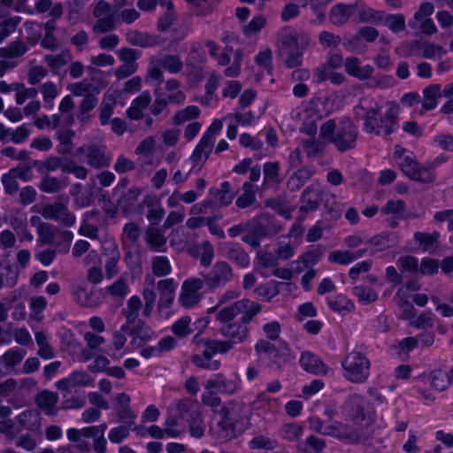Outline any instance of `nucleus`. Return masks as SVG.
I'll use <instances>...</instances> for the list:
<instances>
[{
    "instance_id": "obj_24",
    "label": "nucleus",
    "mask_w": 453,
    "mask_h": 453,
    "mask_svg": "<svg viewBox=\"0 0 453 453\" xmlns=\"http://www.w3.org/2000/svg\"><path fill=\"white\" fill-rule=\"evenodd\" d=\"M119 55L121 60L126 63L119 68L116 72V75L119 78H123L135 71L134 61L137 58V54L135 50L132 49H122L119 51Z\"/></svg>"
},
{
    "instance_id": "obj_25",
    "label": "nucleus",
    "mask_w": 453,
    "mask_h": 453,
    "mask_svg": "<svg viewBox=\"0 0 453 453\" xmlns=\"http://www.w3.org/2000/svg\"><path fill=\"white\" fill-rule=\"evenodd\" d=\"M407 54H418L420 58H435L446 54V50L439 44L420 41V48L416 47Z\"/></svg>"
},
{
    "instance_id": "obj_44",
    "label": "nucleus",
    "mask_w": 453,
    "mask_h": 453,
    "mask_svg": "<svg viewBox=\"0 0 453 453\" xmlns=\"http://www.w3.org/2000/svg\"><path fill=\"white\" fill-rule=\"evenodd\" d=\"M131 333L133 334L132 342L136 346H140L156 337L154 331L150 328L141 327L136 330L131 328Z\"/></svg>"
},
{
    "instance_id": "obj_30",
    "label": "nucleus",
    "mask_w": 453,
    "mask_h": 453,
    "mask_svg": "<svg viewBox=\"0 0 453 453\" xmlns=\"http://www.w3.org/2000/svg\"><path fill=\"white\" fill-rule=\"evenodd\" d=\"M328 306L334 311L345 314L353 310V303L343 295H336L327 297Z\"/></svg>"
},
{
    "instance_id": "obj_50",
    "label": "nucleus",
    "mask_w": 453,
    "mask_h": 453,
    "mask_svg": "<svg viewBox=\"0 0 453 453\" xmlns=\"http://www.w3.org/2000/svg\"><path fill=\"white\" fill-rule=\"evenodd\" d=\"M439 238V233L434 232L432 234L417 233L415 240L419 243L424 250H428L434 247V243Z\"/></svg>"
},
{
    "instance_id": "obj_12",
    "label": "nucleus",
    "mask_w": 453,
    "mask_h": 453,
    "mask_svg": "<svg viewBox=\"0 0 453 453\" xmlns=\"http://www.w3.org/2000/svg\"><path fill=\"white\" fill-rule=\"evenodd\" d=\"M256 349L262 359L267 358L278 366L286 364L292 357L290 349L284 342H279L275 347L269 341L262 340L256 344Z\"/></svg>"
},
{
    "instance_id": "obj_59",
    "label": "nucleus",
    "mask_w": 453,
    "mask_h": 453,
    "mask_svg": "<svg viewBox=\"0 0 453 453\" xmlns=\"http://www.w3.org/2000/svg\"><path fill=\"white\" fill-rule=\"evenodd\" d=\"M243 188L244 193L236 201V204L241 208L250 205L255 200L253 187L249 183H244Z\"/></svg>"
},
{
    "instance_id": "obj_7",
    "label": "nucleus",
    "mask_w": 453,
    "mask_h": 453,
    "mask_svg": "<svg viewBox=\"0 0 453 453\" xmlns=\"http://www.w3.org/2000/svg\"><path fill=\"white\" fill-rule=\"evenodd\" d=\"M343 375L352 382H363L370 375V361L359 351H351L342 361Z\"/></svg>"
},
{
    "instance_id": "obj_62",
    "label": "nucleus",
    "mask_w": 453,
    "mask_h": 453,
    "mask_svg": "<svg viewBox=\"0 0 453 453\" xmlns=\"http://www.w3.org/2000/svg\"><path fill=\"white\" fill-rule=\"evenodd\" d=\"M71 57L68 52L64 53L63 55H48L46 57V63L48 65L55 71H58L62 65L66 64L68 60H70Z\"/></svg>"
},
{
    "instance_id": "obj_28",
    "label": "nucleus",
    "mask_w": 453,
    "mask_h": 453,
    "mask_svg": "<svg viewBox=\"0 0 453 453\" xmlns=\"http://www.w3.org/2000/svg\"><path fill=\"white\" fill-rule=\"evenodd\" d=\"M27 51L24 43L18 42L10 45L8 48L0 49V56L5 58V60L0 62V76H3L6 66L8 65V58H14L22 56Z\"/></svg>"
},
{
    "instance_id": "obj_61",
    "label": "nucleus",
    "mask_w": 453,
    "mask_h": 453,
    "mask_svg": "<svg viewBox=\"0 0 453 453\" xmlns=\"http://www.w3.org/2000/svg\"><path fill=\"white\" fill-rule=\"evenodd\" d=\"M434 5L430 3L421 4L414 15V20L412 24L418 23L420 21L426 20V19H431L430 16L434 12Z\"/></svg>"
},
{
    "instance_id": "obj_27",
    "label": "nucleus",
    "mask_w": 453,
    "mask_h": 453,
    "mask_svg": "<svg viewBox=\"0 0 453 453\" xmlns=\"http://www.w3.org/2000/svg\"><path fill=\"white\" fill-rule=\"evenodd\" d=\"M442 96L439 84H433L424 88L422 107L426 111H431L438 105V99Z\"/></svg>"
},
{
    "instance_id": "obj_32",
    "label": "nucleus",
    "mask_w": 453,
    "mask_h": 453,
    "mask_svg": "<svg viewBox=\"0 0 453 453\" xmlns=\"http://www.w3.org/2000/svg\"><path fill=\"white\" fill-rule=\"evenodd\" d=\"M150 102L149 93H142L139 97L132 102L131 106L127 110V115L130 119H138L142 115V111Z\"/></svg>"
},
{
    "instance_id": "obj_23",
    "label": "nucleus",
    "mask_w": 453,
    "mask_h": 453,
    "mask_svg": "<svg viewBox=\"0 0 453 453\" xmlns=\"http://www.w3.org/2000/svg\"><path fill=\"white\" fill-rule=\"evenodd\" d=\"M178 283L173 279H166L158 281L157 288L160 292L158 308L162 311L164 306H168L174 299V293Z\"/></svg>"
},
{
    "instance_id": "obj_52",
    "label": "nucleus",
    "mask_w": 453,
    "mask_h": 453,
    "mask_svg": "<svg viewBox=\"0 0 453 453\" xmlns=\"http://www.w3.org/2000/svg\"><path fill=\"white\" fill-rule=\"evenodd\" d=\"M257 292L262 299L269 301L280 293V284L279 282H270L266 286L257 288Z\"/></svg>"
},
{
    "instance_id": "obj_38",
    "label": "nucleus",
    "mask_w": 453,
    "mask_h": 453,
    "mask_svg": "<svg viewBox=\"0 0 453 453\" xmlns=\"http://www.w3.org/2000/svg\"><path fill=\"white\" fill-rule=\"evenodd\" d=\"M418 346V341L415 337H407L402 340L396 346L394 347L395 354L402 359L406 358L411 351Z\"/></svg>"
},
{
    "instance_id": "obj_15",
    "label": "nucleus",
    "mask_w": 453,
    "mask_h": 453,
    "mask_svg": "<svg viewBox=\"0 0 453 453\" xmlns=\"http://www.w3.org/2000/svg\"><path fill=\"white\" fill-rule=\"evenodd\" d=\"M453 382V365L449 368H436L426 376V383L436 390L442 391Z\"/></svg>"
},
{
    "instance_id": "obj_10",
    "label": "nucleus",
    "mask_w": 453,
    "mask_h": 453,
    "mask_svg": "<svg viewBox=\"0 0 453 453\" xmlns=\"http://www.w3.org/2000/svg\"><path fill=\"white\" fill-rule=\"evenodd\" d=\"M223 122L220 119H215L208 127L200 142L193 151L190 160L195 165H203L211 151V145L215 136L221 131Z\"/></svg>"
},
{
    "instance_id": "obj_4",
    "label": "nucleus",
    "mask_w": 453,
    "mask_h": 453,
    "mask_svg": "<svg viewBox=\"0 0 453 453\" xmlns=\"http://www.w3.org/2000/svg\"><path fill=\"white\" fill-rule=\"evenodd\" d=\"M356 127L349 119L328 120L320 128L319 138L333 142L340 150L351 148L356 140Z\"/></svg>"
},
{
    "instance_id": "obj_17",
    "label": "nucleus",
    "mask_w": 453,
    "mask_h": 453,
    "mask_svg": "<svg viewBox=\"0 0 453 453\" xmlns=\"http://www.w3.org/2000/svg\"><path fill=\"white\" fill-rule=\"evenodd\" d=\"M258 265L260 266V274L263 277H268L271 274H274L279 278L288 280L293 275V272L288 268L274 269L276 260L271 254H260L258 257Z\"/></svg>"
},
{
    "instance_id": "obj_45",
    "label": "nucleus",
    "mask_w": 453,
    "mask_h": 453,
    "mask_svg": "<svg viewBox=\"0 0 453 453\" xmlns=\"http://www.w3.org/2000/svg\"><path fill=\"white\" fill-rule=\"evenodd\" d=\"M147 244L156 250H161L165 244V237L157 230L150 229L145 235Z\"/></svg>"
},
{
    "instance_id": "obj_56",
    "label": "nucleus",
    "mask_w": 453,
    "mask_h": 453,
    "mask_svg": "<svg viewBox=\"0 0 453 453\" xmlns=\"http://www.w3.org/2000/svg\"><path fill=\"white\" fill-rule=\"evenodd\" d=\"M199 115V109L196 106H188L184 110L179 111L174 117L176 124L184 123L189 119H195Z\"/></svg>"
},
{
    "instance_id": "obj_36",
    "label": "nucleus",
    "mask_w": 453,
    "mask_h": 453,
    "mask_svg": "<svg viewBox=\"0 0 453 453\" xmlns=\"http://www.w3.org/2000/svg\"><path fill=\"white\" fill-rule=\"evenodd\" d=\"M354 7L352 5L337 4L331 12V21L334 24L344 23L353 12Z\"/></svg>"
},
{
    "instance_id": "obj_35",
    "label": "nucleus",
    "mask_w": 453,
    "mask_h": 453,
    "mask_svg": "<svg viewBox=\"0 0 453 453\" xmlns=\"http://www.w3.org/2000/svg\"><path fill=\"white\" fill-rule=\"evenodd\" d=\"M18 422L24 429L35 430L39 426V414L35 411H25L19 415Z\"/></svg>"
},
{
    "instance_id": "obj_43",
    "label": "nucleus",
    "mask_w": 453,
    "mask_h": 453,
    "mask_svg": "<svg viewBox=\"0 0 453 453\" xmlns=\"http://www.w3.org/2000/svg\"><path fill=\"white\" fill-rule=\"evenodd\" d=\"M303 432V427L296 423L286 424L281 427L282 437L290 441L298 440Z\"/></svg>"
},
{
    "instance_id": "obj_42",
    "label": "nucleus",
    "mask_w": 453,
    "mask_h": 453,
    "mask_svg": "<svg viewBox=\"0 0 453 453\" xmlns=\"http://www.w3.org/2000/svg\"><path fill=\"white\" fill-rule=\"evenodd\" d=\"M312 172L309 168H302L292 175L288 180V187L291 189L299 188L304 181L309 180Z\"/></svg>"
},
{
    "instance_id": "obj_3",
    "label": "nucleus",
    "mask_w": 453,
    "mask_h": 453,
    "mask_svg": "<svg viewBox=\"0 0 453 453\" xmlns=\"http://www.w3.org/2000/svg\"><path fill=\"white\" fill-rule=\"evenodd\" d=\"M219 415L221 420L219 426L221 432L219 437L223 440H228L235 436L239 425V429L242 428V425L250 415V409L240 398L228 400L220 407Z\"/></svg>"
},
{
    "instance_id": "obj_9",
    "label": "nucleus",
    "mask_w": 453,
    "mask_h": 453,
    "mask_svg": "<svg viewBox=\"0 0 453 453\" xmlns=\"http://www.w3.org/2000/svg\"><path fill=\"white\" fill-rule=\"evenodd\" d=\"M328 102L322 99H317L306 107L301 113L303 126L301 131L307 134L313 135L317 131L316 121L323 115L328 114L332 108L327 106Z\"/></svg>"
},
{
    "instance_id": "obj_2",
    "label": "nucleus",
    "mask_w": 453,
    "mask_h": 453,
    "mask_svg": "<svg viewBox=\"0 0 453 453\" xmlns=\"http://www.w3.org/2000/svg\"><path fill=\"white\" fill-rule=\"evenodd\" d=\"M224 336L229 338L227 341L211 340L206 342L205 349L201 356L194 357V363L202 368L217 370L219 368V362L212 360L216 354H224L231 349L234 344L242 342L247 337V327L243 325H232L222 329Z\"/></svg>"
},
{
    "instance_id": "obj_64",
    "label": "nucleus",
    "mask_w": 453,
    "mask_h": 453,
    "mask_svg": "<svg viewBox=\"0 0 453 453\" xmlns=\"http://www.w3.org/2000/svg\"><path fill=\"white\" fill-rule=\"evenodd\" d=\"M442 96L451 98L448 100L442 106L441 111L444 113L453 112V82L447 84L441 90Z\"/></svg>"
},
{
    "instance_id": "obj_60",
    "label": "nucleus",
    "mask_w": 453,
    "mask_h": 453,
    "mask_svg": "<svg viewBox=\"0 0 453 453\" xmlns=\"http://www.w3.org/2000/svg\"><path fill=\"white\" fill-rule=\"evenodd\" d=\"M385 24L393 32H399L404 28L405 19L401 14L388 15L386 17Z\"/></svg>"
},
{
    "instance_id": "obj_11",
    "label": "nucleus",
    "mask_w": 453,
    "mask_h": 453,
    "mask_svg": "<svg viewBox=\"0 0 453 453\" xmlns=\"http://www.w3.org/2000/svg\"><path fill=\"white\" fill-rule=\"evenodd\" d=\"M259 311L260 306L258 304L249 300H242L221 309L217 314V319L220 322L225 323L234 319L236 315L241 314L242 319L244 322H248Z\"/></svg>"
},
{
    "instance_id": "obj_58",
    "label": "nucleus",
    "mask_w": 453,
    "mask_h": 453,
    "mask_svg": "<svg viewBox=\"0 0 453 453\" xmlns=\"http://www.w3.org/2000/svg\"><path fill=\"white\" fill-rule=\"evenodd\" d=\"M23 358V355L17 350H8L5 354L0 357V360L3 361L6 368L11 372L13 366L19 363Z\"/></svg>"
},
{
    "instance_id": "obj_8",
    "label": "nucleus",
    "mask_w": 453,
    "mask_h": 453,
    "mask_svg": "<svg viewBox=\"0 0 453 453\" xmlns=\"http://www.w3.org/2000/svg\"><path fill=\"white\" fill-rule=\"evenodd\" d=\"M325 434L351 444L365 443L372 437V434L363 428L352 427L341 422L328 426Z\"/></svg>"
},
{
    "instance_id": "obj_63",
    "label": "nucleus",
    "mask_w": 453,
    "mask_h": 453,
    "mask_svg": "<svg viewBox=\"0 0 453 453\" xmlns=\"http://www.w3.org/2000/svg\"><path fill=\"white\" fill-rule=\"evenodd\" d=\"M265 25V19L261 15L255 16L250 23L243 28V32L247 35H250L260 31Z\"/></svg>"
},
{
    "instance_id": "obj_51",
    "label": "nucleus",
    "mask_w": 453,
    "mask_h": 453,
    "mask_svg": "<svg viewBox=\"0 0 453 453\" xmlns=\"http://www.w3.org/2000/svg\"><path fill=\"white\" fill-rule=\"evenodd\" d=\"M152 271L157 276H164L171 273L169 260L165 257H157L153 260Z\"/></svg>"
},
{
    "instance_id": "obj_48",
    "label": "nucleus",
    "mask_w": 453,
    "mask_h": 453,
    "mask_svg": "<svg viewBox=\"0 0 453 453\" xmlns=\"http://www.w3.org/2000/svg\"><path fill=\"white\" fill-rule=\"evenodd\" d=\"M45 107L51 110L53 107V100L58 96V88L52 83H45L42 90Z\"/></svg>"
},
{
    "instance_id": "obj_41",
    "label": "nucleus",
    "mask_w": 453,
    "mask_h": 453,
    "mask_svg": "<svg viewBox=\"0 0 453 453\" xmlns=\"http://www.w3.org/2000/svg\"><path fill=\"white\" fill-rule=\"evenodd\" d=\"M250 446L251 449H265V451H270L274 449L278 446V441L276 440L258 435L254 437L250 441Z\"/></svg>"
},
{
    "instance_id": "obj_40",
    "label": "nucleus",
    "mask_w": 453,
    "mask_h": 453,
    "mask_svg": "<svg viewBox=\"0 0 453 453\" xmlns=\"http://www.w3.org/2000/svg\"><path fill=\"white\" fill-rule=\"evenodd\" d=\"M30 222L32 226H37L38 234L43 242H51L53 241L51 228L46 224H42L40 217H32Z\"/></svg>"
},
{
    "instance_id": "obj_55",
    "label": "nucleus",
    "mask_w": 453,
    "mask_h": 453,
    "mask_svg": "<svg viewBox=\"0 0 453 453\" xmlns=\"http://www.w3.org/2000/svg\"><path fill=\"white\" fill-rule=\"evenodd\" d=\"M46 307V300L42 296H37L31 298L30 301V309H31V317L36 320H40L42 319V313L45 310Z\"/></svg>"
},
{
    "instance_id": "obj_33",
    "label": "nucleus",
    "mask_w": 453,
    "mask_h": 453,
    "mask_svg": "<svg viewBox=\"0 0 453 453\" xmlns=\"http://www.w3.org/2000/svg\"><path fill=\"white\" fill-rule=\"evenodd\" d=\"M213 273L211 279L206 280V285L210 287H215L221 281L226 280L231 274V269L226 263H219L215 265Z\"/></svg>"
},
{
    "instance_id": "obj_37",
    "label": "nucleus",
    "mask_w": 453,
    "mask_h": 453,
    "mask_svg": "<svg viewBox=\"0 0 453 453\" xmlns=\"http://www.w3.org/2000/svg\"><path fill=\"white\" fill-rule=\"evenodd\" d=\"M141 308V300L138 296H133L127 302V308L126 311L127 324L121 326L120 330L127 331L129 325L133 324Z\"/></svg>"
},
{
    "instance_id": "obj_5",
    "label": "nucleus",
    "mask_w": 453,
    "mask_h": 453,
    "mask_svg": "<svg viewBox=\"0 0 453 453\" xmlns=\"http://www.w3.org/2000/svg\"><path fill=\"white\" fill-rule=\"evenodd\" d=\"M392 161L397 165L404 174L413 180L430 182L434 174L429 168H421L414 160L412 154L400 146H395Z\"/></svg>"
},
{
    "instance_id": "obj_46",
    "label": "nucleus",
    "mask_w": 453,
    "mask_h": 453,
    "mask_svg": "<svg viewBox=\"0 0 453 453\" xmlns=\"http://www.w3.org/2000/svg\"><path fill=\"white\" fill-rule=\"evenodd\" d=\"M354 294L358 301L364 304L370 303L377 299V293L368 287L358 286L354 288Z\"/></svg>"
},
{
    "instance_id": "obj_29",
    "label": "nucleus",
    "mask_w": 453,
    "mask_h": 453,
    "mask_svg": "<svg viewBox=\"0 0 453 453\" xmlns=\"http://www.w3.org/2000/svg\"><path fill=\"white\" fill-rule=\"evenodd\" d=\"M92 407L87 409L82 413V420L86 423H92L99 419L100 409L106 410L109 408V404L105 398H91Z\"/></svg>"
},
{
    "instance_id": "obj_26",
    "label": "nucleus",
    "mask_w": 453,
    "mask_h": 453,
    "mask_svg": "<svg viewBox=\"0 0 453 453\" xmlns=\"http://www.w3.org/2000/svg\"><path fill=\"white\" fill-rule=\"evenodd\" d=\"M345 70L349 75L360 80L367 79L372 72V68L370 65H361L356 58H349L346 60Z\"/></svg>"
},
{
    "instance_id": "obj_49",
    "label": "nucleus",
    "mask_w": 453,
    "mask_h": 453,
    "mask_svg": "<svg viewBox=\"0 0 453 453\" xmlns=\"http://www.w3.org/2000/svg\"><path fill=\"white\" fill-rule=\"evenodd\" d=\"M35 340L39 346L38 354L43 359H50L53 357V350L48 344L47 338L42 333L35 334Z\"/></svg>"
},
{
    "instance_id": "obj_20",
    "label": "nucleus",
    "mask_w": 453,
    "mask_h": 453,
    "mask_svg": "<svg viewBox=\"0 0 453 453\" xmlns=\"http://www.w3.org/2000/svg\"><path fill=\"white\" fill-rule=\"evenodd\" d=\"M69 89L75 96H84L81 105V111L82 113L92 110L96 106L97 100L94 96L93 93L97 94L99 92L96 88L91 90L90 87L82 81L72 84L69 87Z\"/></svg>"
},
{
    "instance_id": "obj_1",
    "label": "nucleus",
    "mask_w": 453,
    "mask_h": 453,
    "mask_svg": "<svg viewBox=\"0 0 453 453\" xmlns=\"http://www.w3.org/2000/svg\"><path fill=\"white\" fill-rule=\"evenodd\" d=\"M380 110V102L370 97L363 98L355 108L356 115L364 119V128L367 133L380 134L383 132L389 134L397 128L399 105L389 103L383 116H379Z\"/></svg>"
},
{
    "instance_id": "obj_31",
    "label": "nucleus",
    "mask_w": 453,
    "mask_h": 453,
    "mask_svg": "<svg viewBox=\"0 0 453 453\" xmlns=\"http://www.w3.org/2000/svg\"><path fill=\"white\" fill-rule=\"evenodd\" d=\"M131 326V325H129ZM125 334H131V328L128 327L127 331H123L116 333L113 336L112 346L110 349V355L112 358L119 359L126 354V350H124L125 344L127 342V338Z\"/></svg>"
},
{
    "instance_id": "obj_21",
    "label": "nucleus",
    "mask_w": 453,
    "mask_h": 453,
    "mask_svg": "<svg viewBox=\"0 0 453 453\" xmlns=\"http://www.w3.org/2000/svg\"><path fill=\"white\" fill-rule=\"evenodd\" d=\"M180 84L175 80H169L165 83L166 93L163 94L157 90L156 104L165 105L167 102L181 104L185 100L184 94L179 89Z\"/></svg>"
},
{
    "instance_id": "obj_16",
    "label": "nucleus",
    "mask_w": 453,
    "mask_h": 453,
    "mask_svg": "<svg viewBox=\"0 0 453 453\" xmlns=\"http://www.w3.org/2000/svg\"><path fill=\"white\" fill-rule=\"evenodd\" d=\"M44 218L59 220L68 226L73 225L75 217L69 213L66 206L61 203L46 204L37 210Z\"/></svg>"
},
{
    "instance_id": "obj_19",
    "label": "nucleus",
    "mask_w": 453,
    "mask_h": 453,
    "mask_svg": "<svg viewBox=\"0 0 453 453\" xmlns=\"http://www.w3.org/2000/svg\"><path fill=\"white\" fill-rule=\"evenodd\" d=\"M342 64V57L339 55H334L329 58L326 65L317 70L315 76L318 81L329 80L334 84H340L344 81V75L342 73H334L333 70L339 68Z\"/></svg>"
},
{
    "instance_id": "obj_13",
    "label": "nucleus",
    "mask_w": 453,
    "mask_h": 453,
    "mask_svg": "<svg viewBox=\"0 0 453 453\" xmlns=\"http://www.w3.org/2000/svg\"><path fill=\"white\" fill-rule=\"evenodd\" d=\"M239 378L226 379L221 374H216L206 381L204 388L210 395H233L239 388Z\"/></svg>"
},
{
    "instance_id": "obj_47",
    "label": "nucleus",
    "mask_w": 453,
    "mask_h": 453,
    "mask_svg": "<svg viewBox=\"0 0 453 453\" xmlns=\"http://www.w3.org/2000/svg\"><path fill=\"white\" fill-rule=\"evenodd\" d=\"M272 52L270 50L265 49L261 50L255 58V62L259 69H263L266 73H272Z\"/></svg>"
},
{
    "instance_id": "obj_14",
    "label": "nucleus",
    "mask_w": 453,
    "mask_h": 453,
    "mask_svg": "<svg viewBox=\"0 0 453 453\" xmlns=\"http://www.w3.org/2000/svg\"><path fill=\"white\" fill-rule=\"evenodd\" d=\"M206 284L201 279H192L184 281L181 293L180 296V302L185 307L194 306L200 299L199 290L202 289Z\"/></svg>"
},
{
    "instance_id": "obj_18",
    "label": "nucleus",
    "mask_w": 453,
    "mask_h": 453,
    "mask_svg": "<svg viewBox=\"0 0 453 453\" xmlns=\"http://www.w3.org/2000/svg\"><path fill=\"white\" fill-rule=\"evenodd\" d=\"M299 364L305 372L312 374L326 375L329 372V368L321 358L310 351L301 353Z\"/></svg>"
},
{
    "instance_id": "obj_34",
    "label": "nucleus",
    "mask_w": 453,
    "mask_h": 453,
    "mask_svg": "<svg viewBox=\"0 0 453 453\" xmlns=\"http://www.w3.org/2000/svg\"><path fill=\"white\" fill-rule=\"evenodd\" d=\"M118 103H119L122 105L125 104L124 101H116L111 92L108 91L105 94L100 113V120L103 125H105L108 122L110 117L112 114L113 104Z\"/></svg>"
},
{
    "instance_id": "obj_6",
    "label": "nucleus",
    "mask_w": 453,
    "mask_h": 453,
    "mask_svg": "<svg viewBox=\"0 0 453 453\" xmlns=\"http://www.w3.org/2000/svg\"><path fill=\"white\" fill-rule=\"evenodd\" d=\"M342 415L346 420L353 422L357 428L367 431L376 419V413L372 406L365 401L349 399L342 407Z\"/></svg>"
},
{
    "instance_id": "obj_39",
    "label": "nucleus",
    "mask_w": 453,
    "mask_h": 453,
    "mask_svg": "<svg viewBox=\"0 0 453 453\" xmlns=\"http://www.w3.org/2000/svg\"><path fill=\"white\" fill-rule=\"evenodd\" d=\"M148 205H151V209L148 213V219L151 225H157L164 216V210L157 204V197H148L146 200Z\"/></svg>"
},
{
    "instance_id": "obj_57",
    "label": "nucleus",
    "mask_w": 453,
    "mask_h": 453,
    "mask_svg": "<svg viewBox=\"0 0 453 453\" xmlns=\"http://www.w3.org/2000/svg\"><path fill=\"white\" fill-rule=\"evenodd\" d=\"M219 82V77L215 74H211L208 78V80L206 81V85H205V90H206V95L204 97L205 104H210L211 102L213 100L214 93H215L216 89L218 88Z\"/></svg>"
},
{
    "instance_id": "obj_53",
    "label": "nucleus",
    "mask_w": 453,
    "mask_h": 453,
    "mask_svg": "<svg viewBox=\"0 0 453 453\" xmlns=\"http://www.w3.org/2000/svg\"><path fill=\"white\" fill-rule=\"evenodd\" d=\"M14 91L16 92V103L22 104L28 98L35 97L37 92L35 88H27L21 84H14Z\"/></svg>"
},
{
    "instance_id": "obj_22",
    "label": "nucleus",
    "mask_w": 453,
    "mask_h": 453,
    "mask_svg": "<svg viewBox=\"0 0 453 453\" xmlns=\"http://www.w3.org/2000/svg\"><path fill=\"white\" fill-rule=\"evenodd\" d=\"M111 6L105 2H100L95 9V16L99 19L94 27L96 32H105L113 27V18L110 14Z\"/></svg>"
},
{
    "instance_id": "obj_54",
    "label": "nucleus",
    "mask_w": 453,
    "mask_h": 453,
    "mask_svg": "<svg viewBox=\"0 0 453 453\" xmlns=\"http://www.w3.org/2000/svg\"><path fill=\"white\" fill-rule=\"evenodd\" d=\"M191 319L189 317H183L178 319L173 325V332L180 337H184L190 334Z\"/></svg>"
}]
</instances>
